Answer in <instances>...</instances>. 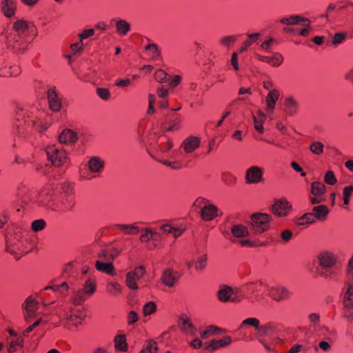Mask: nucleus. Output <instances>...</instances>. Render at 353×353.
Instances as JSON below:
<instances>
[{
  "instance_id": "14",
  "label": "nucleus",
  "mask_w": 353,
  "mask_h": 353,
  "mask_svg": "<svg viewBox=\"0 0 353 353\" xmlns=\"http://www.w3.org/2000/svg\"><path fill=\"white\" fill-rule=\"evenodd\" d=\"M179 275L177 272H174L172 269L165 270L161 276V281L163 285L168 287H173L177 283Z\"/></svg>"
},
{
  "instance_id": "41",
  "label": "nucleus",
  "mask_w": 353,
  "mask_h": 353,
  "mask_svg": "<svg viewBox=\"0 0 353 353\" xmlns=\"http://www.w3.org/2000/svg\"><path fill=\"white\" fill-rule=\"evenodd\" d=\"M63 199V210H71L75 205L74 196H62Z\"/></svg>"
},
{
  "instance_id": "5",
  "label": "nucleus",
  "mask_w": 353,
  "mask_h": 353,
  "mask_svg": "<svg viewBox=\"0 0 353 353\" xmlns=\"http://www.w3.org/2000/svg\"><path fill=\"white\" fill-rule=\"evenodd\" d=\"M24 37L21 34H9L6 39L7 48L12 50L15 53L23 52L28 46Z\"/></svg>"
},
{
  "instance_id": "40",
  "label": "nucleus",
  "mask_w": 353,
  "mask_h": 353,
  "mask_svg": "<svg viewBox=\"0 0 353 353\" xmlns=\"http://www.w3.org/2000/svg\"><path fill=\"white\" fill-rule=\"evenodd\" d=\"M158 346L157 343L153 340H148L145 343L143 348L140 353H157Z\"/></svg>"
},
{
  "instance_id": "8",
  "label": "nucleus",
  "mask_w": 353,
  "mask_h": 353,
  "mask_svg": "<svg viewBox=\"0 0 353 353\" xmlns=\"http://www.w3.org/2000/svg\"><path fill=\"white\" fill-rule=\"evenodd\" d=\"M263 169L258 166H252L245 173V181L248 184L263 182Z\"/></svg>"
},
{
  "instance_id": "29",
  "label": "nucleus",
  "mask_w": 353,
  "mask_h": 353,
  "mask_svg": "<svg viewBox=\"0 0 353 353\" xmlns=\"http://www.w3.org/2000/svg\"><path fill=\"white\" fill-rule=\"evenodd\" d=\"M332 268H317L316 274L325 279H334L337 277V272Z\"/></svg>"
},
{
  "instance_id": "30",
  "label": "nucleus",
  "mask_w": 353,
  "mask_h": 353,
  "mask_svg": "<svg viewBox=\"0 0 353 353\" xmlns=\"http://www.w3.org/2000/svg\"><path fill=\"white\" fill-rule=\"evenodd\" d=\"M179 325L183 331L189 333L193 332L194 327L191 321L185 315L183 314L179 317Z\"/></svg>"
},
{
  "instance_id": "49",
  "label": "nucleus",
  "mask_w": 353,
  "mask_h": 353,
  "mask_svg": "<svg viewBox=\"0 0 353 353\" xmlns=\"http://www.w3.org/2000/svg\"><path fill=\"white\" fill-rule=\"evenodd\" d=\"M157 310V305L154 302L150 301L144 305L143 307V312L145 316L153 314Z\"/></svg>"
},
{
  "instance_id": "48",
  "label": "nucleus",
  "mask_w": 353,
  "mask_h": 353,
  "mask_svg": "<svg viewBox=\"0 0 353 353\" xmlns=\"http://www.w3.org/2000/svg\"><path fill=\"white\" fill-rule=\"evenodd\" d=\"M259 320L256 318H248L243 321L241 323L239 329L243 328L245 325H250L254 327L256 330H257L258 327L259 326Z\"/></svg>"
},
{
  "instance_id": "25",
  "label": "nucleus",
  "mask_w": 353,
  "mask_h": 353,
  "mask_svg": "<svg viewBox=\"0 0 353 353\" xmlns=\"http://www.w3.org/2000/svg\"><path fill=\"white\" fill-rule=\"evenodd\" d=\"M312 213H314V219L316 218L319 221H325L329 213V209L325 205H320L314 207Z\"/></svg>"
},
{
  "instance_id": "19",
  "label": "nucleus",
  "mask_w": 353,
  "mask_h": 353,
  "mask_svg": "<svg viewBox=\"0 0 353 353\" xmlns=\"http://www.w3.org/2000/svg\"><path fill=\"white\" fill-rule=\"evenodd\" d=\"M256 56L259 61L267 62L270 65L274 67L279 66L283 61V56L279 53H276L272 57H266L259 54H256Z\"/></svg>"
},
{
  "instance_id": "45",
  "label": "nucleus",
  "mask_w": 353,
  "mask_h": 353,
  "mask_svg": "<svg viewBox=\"0 0 353 353\" xmlns=\"http://www.w3.org/2000/svg\"><path fill=\"white\" fill-rule=\"evenodd\" d=\"M324 145L321 141L312 142L310 145V149L311 152L316 155H320L323 152Z\"/></svg>"
},
{
  "instance_id": "38",
  "label": "nucleus",
  "mask_w": 353,
  "mask_h": 353,
  "mask_svg": "<svg viewBox=\"0 0 353 353\" xmlns=\"http://www.w3.org/2000/svg\"><path fill=\"white\" fill-rule=\"evenodd\" d=\"M8 343V352L9 353H12L15 352L18 347L22 348L23 346V339L21 337H18L16 339H12Z\"/></svg>"
},
{
  "instance_id": "32",
  "label": "nucleus",
  "mask_w": 353,
  "mask_h": 353,
  "mask_svg": "<svg viewBox=\"0 0 353 353\" xmlns=\"http://www.w3.org/2000/svg\"><path fill=\"white\" fill-rule=\"evenodd\" d=\"M256 330L259 336H270L274 332L275 327L272 323H268L263 325H259Z\"/></svg>"
},
{
  "instance_id": "24",
  "label": "nucleus",
  "mask_w": 353,
  "mask_h": 353,
  "mask_svg": "<svg viewBox=\"0 0 353 353\" xmlns=\"http://www.w3.org/2000/svg\"><path fill=\"white\" fill-rule=\"evenodd\" d=\"M232 294H233V290L232 288L223 285L220 288L217 292V298L222 302H227L231 301Z\"/></svg>"
},
{
  "instance_id": "4",
  "label": "nucleus",
  "mask_w": 353,
  "mask_h": 353,
  "mask_svg": "<svg viewBox=\"0 0 353 353\" xmlns=\"http://www.w3.org/2000/svg\"><path fill=\"white\" fill-rule=\"evenodd\" d=\"M46 154L48 159L54 166L60 167L67 161L65 151L62 149H58L55 145L47 147Z\"/></svg>"
},
{
  "instance_id": "11",
  "label": "nucleus",
  "mask_w": 353,
  "mask_h": 353,
  "mask_svg": "<svg viewBox=\"0 0 353 353\" xmlns=\"http://www.w3.org/2000/svg\"><path fill=\"white\" fill-rule=\"evenodd\" d=\"M219 209L214 204L209 203L201 208V216L205 221H210L219 216Z\"/></svg>"
},
{
  "instance_id": "47",
  "label": "nucleus",
  "mask_w": 353,
  "mask_h": 353,
  "mask_svg": "<svg viewBox=\"0 0 353 353\" xmlns=\"http://www.w3.org/2000/svg\"><path fill=\"white\" fill-rule=\"evenodd\" d=\"M61 196H73L74 195V187L71 183H65L61 185Z\"/></svg>"
},
{
  "instance_id": "3",
  "label": "nucleus",
  "mask_w": 353,
  "mask_h": 353,
  "mask_svg": "<svg viewBox=\"0 0 353 353\" xmlns=\"http://www.w3.org/2000/svg\"><path fill=\"white\" fill-rule=\"evenodd\" d=\"M265 288L261 281L249 282L243 285V292L248 294V299L260 301L263 299Z\"/></svg>"
},
{
  "instance_id": "39",
  "label": "nucleus",
  "mask_w": 353,
  "mask_h": 353,
  "mask_svg": "<svg viewBox=\"0 0 353 353\" xmlns=\"http://www.w3.org/2000/svg\"><path fill=\"white\" fill-rule=\"evenodd\" d=\"M311 192L314 196H321L325 192V186L321 182H313L311 185Z\"/></svg>"
},
{
  "instance_id": "23",
  "label": "nucleus",
  "mask_w": 353,
  "mask_h": 353,
  "mask_svg": "<svg viewBox=\"0 0 353 353\" xmlns=\"http://www.w3.org/2000/svg\"><path fill=\"white\" fill-rule=\"evenodd\" d=\"M95 268L103 273L114 276L115 275L114 268L112 262H104L102 261H97Z\"/></svg>"
},
{
  "instance_id": "44",
  "label": "nucleus",
  "mask_w": 353,
  "mask_h": 353,
  "mask_svg": "<svg viewBox=\"0 0 353 353\" xmlns=\"http://www.w3.org/2000/svg\"><path fill=\"white\" fill-rule=\"evenodd\" d=\"M221 180L228 185H232L235 184L236 181V177L228 172L222 173Z\"/></svg>"
},
{
  "instance_id": "9",
  "label": "nucleus",
  "mask_w": 353,
  "mask_h": 353,
  "mask_svg": "<svg viewBox=\"0 0 353 353\" xmlns=\"http://www.w3.org/2000/svg\"><path fill=\"white\" fill-rule=\"evenodd\" d=\"M269 296L275 301L279 302L288 299L290 296L289 290L282 286L272 287L269 290Z\"/></svg>"
},
{
  "instance_id": "62",
  "label": "nucleus",
  "mask_w": 353,
  "mask_h": 353,
  "mask_svg": "<svg viewBox=\"0 0 353 353\" xmlns=\"http://www.w3.org/2000/svg\"><path fill=\"white\" fill-rule=\"evenodd\" d=\"M236 36L225 37L220 40V43L223 46H229L236 41Z\"/></svg>"
},
{
  "instance_id": "64",
  "label": "nucleus",
  "mask_w": 353,
  "mask_h": 353,
  "mask_svg": "<svg viewBox=\"0 0 353 353\" xmlns=\"http://www.w3.org/2000/svg\"><path fill=\"white\" fill-rule=\"evenodd\" d=\"M152 239V231L150 229H145V233L140 236V241L143 243H149Z\"/></svg>"
},
{
  "instance_id": "18",
  "label": "nucleus",
  "mask_w": 353,
  "mask_h": 353,
  "mask_svg": "<svg viewBox=\"0 0 353 353\" xmlns=\"http://www.w3.org/2000/svg\"><path fill=\"white\" fill-rule=\"evenodd\" d=\"M31 23L24 19L17 20L12 25V30L14 34H21L25 37L29 30Z\"/></svg>"
},
{
  "instance_id": "13",
  "label": "nucleus",
  "mask_w": 353,
  "mask_h": 353,
  "mask_svg": "<svg viewBox=\"0 0 353 353\" xmlns=\"http://www.w3.org/2000/svg\"><path fill=\"white\" fill-rule=\"evenodd\" d=\"M1 11L7 18L12 17L17 11L15 0H2L0 3Z\"/></svg>"
},
{
  "instance_id": "28",
  "label": "nucleus",
  "mask_w": 353,
  "mask_h": 353,
  "mask_svg": "<svg viewBox=\"0 0 353 353\" xmlns=\"http://www.w3.org/2000/svg\"><path fill=\"white\" fill-rule=\"evenodd\" d=\"M114 228L126 234L134 235L139 232L138 227L130 224H117Z\"/></svg>"
},
{
  "instance_id": "20",
  "label": "nucleus",
  "mask_w": 353,
  "mask_h": 353,
  "mask_svg": "<svg viewBox=\"0 0 353 353\" xmlns=\"http://www.w3.org/2000/svg\"><path fill=\"white\" fill-rule=\"evenodd\" d=\"M156 143L159 150L163 152H168L172 148V141L165 134L158 136Z\"/></svg>"
},
{
  "instance_id": "46",
  "label": "nucleus",
  "mask_w": 353,
  "mask_h": 353,
  "mask_svg": "<svg viewBox=\"0 0 353 353\" xmlns=\"http://www.w3.org/2000/svg\"><path fill=\"white\" fill-rule=\"evenodd\" d=\"M248 294H247L245 292H243V286L241 288V290L239 292H234L233 294H232V302H240L244 299H248Z\"/></svg>"
},
{
  "instance_id": "57",
  "label": "nucleus",
  "mask_w": 353,
  "mask_h": 353,
  "mask_svg": "<svg viewBox=\"0 0 353 353\" xmlns=\"http://www.w3.org/2000/svg\"><path fill=\"white\" fill-rule=\"evenodd\" d=\"M324 181L328 185H334L337 181L332 170H329L326 172L324 176Z\"/></svg>"
},
{
  "instance_id": "33",
  "label": "nucleus",
  "mask_w": 353,
  "mask_h": 353,
  "mask_svg": "<svg viewBox=\"0 0 353 353\" xmlns=\"http://www.w3.org/2000/svg\"><path fill=\"white\" fill-rule=\"evenodd\" d=\"M231 232L235 237L241 238L248 236L249 231L248 228L243 225H234L231 228Z\"/></svg>"
},
{
  "instance_id": "26",
  "label": "nucleus",
  "mask_w": 353,
  "mask_h": 353,
  "mask_svg": "<svg viewBox=\"0 0 353 353\" xmlns=\"http://www.w3.org/2000/svg\"><path fill=\"white\" fill-rule=\"evenodd\" d=\"M285 105L286 107V112L290 116L296 114L298 110V103L293 97H288L285 100Z\"/></svg>"
},
{
  "instance_id": "35",
  "label": "nucleus",
  "mask_w": 353,
  "mask_h": 353,
  "mask_svg": "<svg viewBox=\"0 0 353 353\" xmlns=\"http://www.w3.org/2000/svg\"><path fill=\"white\" fill-rule=\"evenodd\" d=\"M88 167L91 172H99L103 167V162L98 157H92L88 161Z\"/></svg>"
},
{
  "instance_id": "31",
  "label": "nucleus",
  "mask_w": 353,
  "mask_h": 353,
  "mask_svg": "<svg viewBox=\"0 0 353 353\" xmlns=\"http://www.w3.org/2000/svg\"><path fill=\"white\" fill-rule=\"evenodd\" d=\"M117 32L121 36H125L130 30V24L125 20L119 19L116 21Z\"/></svg>"
},
{
  "instance_id": "27",
  "label": "nucleus",
  "mask_w": 353,
  "mask_h": 353,
  "mask_svg": "<svg viewBox=\"0 0 353 353\" xmlns=\"http://www.w3.org/2000/svg\"><path fill=\"white\" fill-rule=\"evenodd\" d=\"M279 91L274 89L270 91L266 98L267 108L268 110H273L275 108L276 101L279 97Z\"/></svg>"
},
{
  "instance_id": "42",
  "label": "nucleus",
  "mask_w": 353,
  "mask_h": 353,
  "mask_svg": "<svg viewBox=\"0 0 353 353\" xmlns=\"http://www.w3.org/2000/svg\"><path fill=\"white\" fill-rule=\"evenodd\" d=\"M81 290H83V292L86 295L91 296L96 290V285L94 281L91 279L87 280L83 288Z\"/></svg>"
},
{
  "instance_id": "51",
  "label": "nucleus",
  "mask_w": 353,
  "mask_h": 353,
  "mask_svg": "<svg viewBox=\"0 0 353 353\" xmlns=\"http://www.w3.org/2000/svg\"><path fill=\"white\" fill-rule=\"evenodd\" d=\"M46 225V221L43 219H37L32 221L31 228L34 232H39L43 230Z\"/></svg>"
},
{
  "instance_id": "58",
  "label": "nucleus",
  "mask_w": 353,
  "mask_h": 353,
  "mask_svg": "<svg viewBox=\"0 0 353 353\" xmlns=\"http://www.w3.org/2000/svg\"><path fill=\"white\" fill-rule=\"evenodd\" d=\"M254 128L260 133H263V123L265 119H259L253 115Z\"/></svg>"
},
{
  "instance_id": "37",
  "label": "nucleus",
  "mask_w": 353,
  "mask_h": 353,
  "mask_svg": "<svg viewBox=\"0 0 353 353\" xmlns=\"http://www.w3.org/2000/svg\"><path fill=\"white\" fill-rule=\"evenodd\" d=\"M309 22V19L307 18H304L303 17L295 15V16H291L288 18H282L280 20V22L283 24L286 25H293V24H297L300 22Z\"/></svg>"
},
{
  "instance_id": "56",
  "label": "nucleus",
  "mask_w": 353,
  "mask_h": 353,
  "mask_svg": "<svg viewBox=\"0 0 353 353\" xmlns=\"http://www.w3.org/2000/svg\"><path fill=\"white\" fill-rule=\"evenodd\" d=\"M97 256H98V258H99L101 259L100 261H102L104 262H112V261H113L112 260V257L110 256V254L108 249L101 250L98 253Z\"/></svg>"
},
{
  "instance_id": "1",
  "label": "nucleus",
  "mask_w": 353,
  "mask_h": 353,
  "mask_svg": "<svg viewBox=\"0 0 353 353\" xmlns=\"http://www.w3.org/2000/svg\"><path fill=\"white\" fill-rule=\"evenodd\" d=\"M271 216L265 213H254L251 216L250 231L257 235L261 234L270 229Z\"/></svg>"
},
{
  "instance_id": "10",
  "label": "nucleus",
  "mask_w": 353,
  "mask_h": 353,
  "mask_svg": "<svg viewBox=\"0 0 353 353\" xmlns=\"http://www.w3.org/2000/svg\"><path fill=\"white\" fill-rule=\"evenodd\" d=\"M39 302L34 299L32 296H29L23 304V308L26 311L24 315L26 321H28V319L34 316L35 312L38 309Z\"/></svg>"
},
{
  "instance_id": "61",
  "label": "nucleus",
  "mask_w": 353,
  "mask_h": 353,
  "mask_svg": "<svg viewBox=\"0 0 353 353\" xmlns=\"http://www.w3.org/2000/svg\"><path fill=\"white\" fill-rule=\"evenodd\" d=\"M151 241H152L153 243L151 244H148V248L149 250L154 249L160 243V234L157 232L152 231V239H151Z\"/></svg>"
},
{
  "instance_id": "43",
  "label": "nucleus",
  "mask_w": 353,
  "mask_h": 353,
  "mask_svg": "<svg viewBox=\"0 0 353 353\" xmlns=\"http://www.w3.org/2000/svg\"><path fill=\"white\" fill-rule=\"evenodd\" d=\"M86 294L83 290H79L74 292L72 303L77 305H81L85 300Z\"/></svg>"
},
{
  "instance_id": "7",
  "label": "nucleus",
  "mask_w": 353,
  "mask_h": 353,
  "mask_svg": "<svg viewBox=\"0 0 353 353\" xmlns=\"http://www.w3.org/2000/svg\"><path fill=\"white\" fill-rule=\"evenodd\" d=\"M292 208V205L285 199H280L275 201L272 207L273 214L279 217L288 215Z\"/></svg>"
},
{
  "instance_id": "22",
  "label": "nucleus",
  "mask_w": 353,
  "mask_h": 353,
  "mask_svg": "<svg viewBox=\"0 0 353 353\" xmlns=\"http://www.w3.org/2000/svg\"><path fill=\"white\" fill-rule=\"evenodd\" d=\"M59 140L61 143H74L77 140V135L71 130L65 129L59 136Z\"/></svg>"
},
{
  "instance_id": "6",
  "label": "nucleus",
  "mask_w": 353,
  "mask_h": 353,
  "mask_svg": "<svg viewBox=\"0 0 353 353\" xmlns=\"http://www.w3.org/2000/svg\"><path fill=\"white\" fill-rule=\"evenodd\" d=\"M145 274V269L144 266L141 265L135 268L134 271L127 273L125 279L126 285L132 290L137 289V281L139 280Z\"/></svg>"
},
{
  "instance_id": "53",
  "label": "nucleus",
  "mask_w": 353,
  "mask_h": 353,
  "mask_svg": "<svg viewBox=\"0 0 353 353\" xmlns=\"http://www.w3.org/2000/svg\"><path fill=\"white\" fill-rule=\"evenodd\" d=\"M207 259H208L206 254H203L199 256L196 262V269L199 271H202L206 266Z\"/></svg>"
},
{
  "instance_id": "60",
  "label": "nucleus",
  "mask_w": 353,
  "mask_h": 353,
  "mask_svg": "<svg viewBox=\"0 0 353 353\" xmlns=\"http://www.w3.org/2000/svg\"><path fill=\"white\" fill-rule=\"evenodd\" d=\"M347 33L338 32L336 33L333 37L332 43L334 45H338L341 43L346 38Z\"/></svg>"
},
{
  "instance_id": "54",
  "label": "nucleus",
  "mask_w": 353,
  "mask_h": 353,
  "mask_svg": "<svg viewBox=\"0 0 353 353\" xmlns=\"http://www.w3.org/2000/svg\"><path fill=\"white\" fill-rule=\"evenodd\" d=\"M217 331H224L223 330L215 326L210 325L207 327L206 330L201 333L202 338H207L208 336L215 334Z\"/></svg>"
},
{
  "instance_id": "16",
  "label": "nucleus",
  "mask_w": 353,
  "mask_h": 353,
  "mask_svg": "<svg viewBox=\"0 0 353 353\" xmlns=\"http://www.w3.org/2000/svg\"><path fill=\"white\" fill-rule=\"evenodd\" d=\"M319 268H332L336 263V259L333 254L325 252L318 256Z\"/></svg>"
},
{
  "instance_id": "2",
  "label": "nucleus",
  "mask_w": 353,
  "mask_h": 353,
  "mask_svg": "<svg viewBox=\"0 0 353 353\" xmlns=\"http://www.w3.org/2000/svg\"><path fill=\"white\" fill-rule=\"evenodd\" d=\"M180 109L181 107L171 109L170 112L165 115V121L161 125L162 131L172 132L180 129L181 117L179 114L174 112Z\"/></svg>"
},
{
  "instance_id": "63",
  "label": "nucleus",
  "mask_w": 353,
  "mask_h": 353,
  "mask_svg": "<svg viewBox=\"0 0 353 353\" xmlns=\"http://www.w3.org/2000/svg\"><path fill=\"white\" fill-rule=\"evenodd\" d=\"M70 49L74 54L81 53L83 50V44L82 41L70 45Z\"/></svg>"
},
{
  "instance_id": "36",
  "label": "nucleus",
  "mask_w": 353,
  "mask_h": 353,
  "mask_svg": "<svg viewBox=\"0 0 353 353\" xmlns=\"http://www.w3.org/2000/svg\"><path fill=\"white\" fill-rule=\"evenodd\" d=\"M114 347L116 350L121 352H126L128 350V344L125 335H117L114 337Z\"/></svg>"
},
{
  "instance_id": "52",
  "label": "nucleus",
  "mask_w": 353,
  "mask_h": 353,
  "mask_svg": "<svg viewBox=\"0 0 353 353\" xmlns=\"http://www.w3.org/2000/svg\"><path fill=\"white\" fill-rule=\"evenodd\" d=\"M107 291L113 295H117L121 293V287L117 283H110L107 285Z\"/></svg>"
},
{
  "instance_id": "21",
  "label": "nucleus",
  "mask_w": 353,
  "mask_h": 353,
  "mask_svg": "<svg viewBox=\"0 0 353 353\" xmlns=\"http://www.w3.org/2000/svg\"><path fill=\"white\" fill-rule=\"evenodd\" d=\"M345 288L346 290L343 296L344 307L353 308V285L346 282Z\"/></svg>"
},
{
  "instance_id": "55",
  "label": "nucleus",
  "mask_w": 353,
  "mask_h": 353,
  "mask_svg": "<svg viewBox=\"0 0 353 353\" xmlns=\"http://www.w3.org/2000/svg\"><path fill=\"white\" fill-rule=\"evenodd\" d=\"M96 91L97 95L103 100L107 101L110 97V92L107 88H97Z\"/></svg>"
},
{
  "instance_id": "59",
  "label": "nucleus",
  "mask_w": 353,
  "mask_h": 353,
  "mask_svg": "<svg viewBox=\"0 0 353 353\" xmlns=\"http://www.w3.org/2000/svg\"><path fill=\"white\" fill-rule=\"evenodd\" d=\"M145 50L150 51L154 54V59L161 58V52L159 50L158 46L154 43L148 44L145 46Z\"/></svg>"
},
{
  "instance_id": "15",
  "label": "nucleus",
  "mask_w": 353,
  "mask_h": 353,
  "mask_svg": "<svg viewBox=\"0 0 353 353\" xmlns=\"http://www.w3.org/2000/svg\"><path fill=\"white\" fill-rule=\"evenodd\" d=\"M201 139L190 136L187 137L182 143L181 147L186 153H192L200 146Z\"/></svg>"
},
{
  "instance_id": "12",
  "label": "nucleus",
  "mask_w": 353,
  "mask_h": 353,
  "mask_svg": "<svg viewBox=\"0 0 353 353\" xmlns=\"http://www.w3.org/2000/svg\"><path fill=\"white\" fill-rule=\"evenodd\" d=\"M47 97L50 110L55 112H59L61 108V102L54 88L47 91Z\"/></svg>"
},
{
  "instance_id": "50",
  "label": "nucleus",
  "mask_w": 353,
  "mask_h": 353,
  "mask_svg": "<svg viewBox=\"0 0 353 353\" xmlns=\"http://www.w3.org/2000/svg\"><path fill=\"white\" fill-rule=\"evenodd\" d=\"M17 130V132L20 136L26 135L28 133L30 125L26 124V121L23 122V125L22 123L17 119V123L15 124Z\"/></svg>"
},
{
  "instance_id": "17",
  "label": "nucleus",
  "mask_w": 353,
  "mask_h": 353,
  "mask_svg": "<svg viewBox=\"0 0 353 353\" xmlns=\"http://www.w3.org/2000/svg\"><path fill=\"white\" fill-rule=\"evenodd\" d=\"M231 337L229 336H225L219 340H211L208 344H205V349L213 351L220 347H226L229 345L231 343Z\"/></svg>"
},
{
  "instance_id": "34",
  "label": "nucleus",
  "mask_w": 353,
  "mask_h": 353,
  "mask_svg": "<svg viewBox=\"0 0 353 353\" xmlns=\"http://www.w3.org/2000/svg\"><path fill=\"white\" fill-rule=\"evenodd\" d=\"M315 222L314 213L307 212L304 214L302 216L296 219L294 223L296 225H305L311 224Z\"/></svg>"
}]
</instances>
